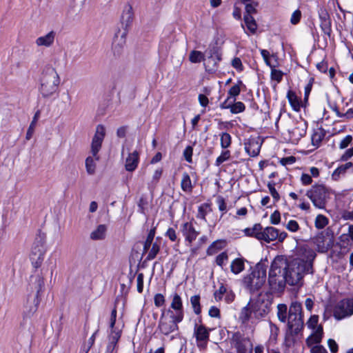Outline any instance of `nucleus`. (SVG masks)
Segmentation results:
<instances>
[{
	"label": "nucleus",
	"instance_id": "nucleus-1",
	"mask_svg": "<svg viewBox=\"0 0 353 353\" xmlns=\"http://www.w3.org/2000/svg\"><path fill=\"white\" fill-rule=\"evenodd\" d=\"M315 252L310 248H304L298 258L288 261L284 257L285 266L282 270L285 281L290 285H299L305 274L313 273V261Z\"/></svg>",
	"mask_w": 353,
	"mask_h": 353
},
{
	"label": "nucleus",
	"instance_id": "nucleus-2",
	"mask_svg": "<svg viewBox=\"0 0 353 353\" xmlns=\"http://www.w3.org/2000/svg\"><path fill=\"white\" fill-rule=\"evenodd\" d=\"M270 305V300L265 295L260 294L242 308L239 319L244 324H257L269 313Z\"/></svg>",
	"mask_w": 353,
	"mask_h": 353
},
{
	"label": "nucleus",
	"instance_id": "nucleus-3",
	"mask_svg": "<svg viewBox=\"0 0 353 353\" xmlns=\"http://www.w3.org/2000/svg\"><path fill=\"white\" fill-rule=\"evenodd\" d=\"M284 257L277 256L272 262L269 271L268 283L272 292H281L285 286V279L282 270L285 266Z\"/></svg>",
	"mask_w": 353,
	"mask_h": 353
},
{
	"label": "nucleus",
	"instance_id": "nucleus-4",
	"mask_svg": "<svg viewBox=\"0 0 353 353\" xmlns=\"http://www.w3.org/2000/svg\"><path fill=\"white\" fill-rule=\"evenodd\" d=\"M221 60V54L216 50H210L206 57L205 54L199 50H192L189 54V61L192 63H199L203 62L205 70L208 73L214 72Z\"/></svg>",
	"mask_w": 353,
	"mask_h": 353
},
{
	"label": "nucleus",
	"instance_id": "nucleus-5",
	"mask_svg": "<svg viewBox=\"0 0 353 353\" xmlns=\"http://www.w3.org/2000/svg\"><path fill=\"white\" fill-rule=\"evenodd\" d=\"M60 77L54 68H48L42 73L39 91L43 97L53 95L58 90Z\"/></svg>",
	"mask_w": 353,
	"mask_h": 353
},
{
	"label": "nucleus",
	"instance_id": "nucleus-6",
	"mask_svg": "<svg viewBox=\"0 0 353 353\" xmlns=\"http://www.w3.org/2000/svg\"><path fill=\"white\" fill-rule=\"evenodd\" d=\"M266 266L258 263L252 272L243 279V283L251 292L259 290L266 281Z\"/></svg>",
	"mask_w": 353,
	"mask_h": 353
},
{
	"label": "nucleus",
	"instance_id": "nucleus-7",
	"mask_svg": "<svg viewBox=\"0 0 353 353\" xmlns=\"http://www.w3.org/2000/svg\"><path fill=\"white\" fill-rule=\"evenodd\" d=\"M330 195L331 190L323 185H314L306 192V196L311 200L313 205L319 209L325 208Z\"/></svg>",
	"mask_w": 353,
	"mask_h": 353
},
{
	"label": "nucleus",
	"instance_id": "nucleus-8",
	"mask_svg": "<svg viewBox=\"0 0 353 353\" xmlns=\"http://www.w3.org/2000/svg\"><path fill=\"white\" fill-rule=\"evenodd\" d=\"M301 309V305L297 302L292 303L290 307L288 324L291 333L298 334L303 328Z\"/></svg>",
	"mask_w": 353,
	"mask_h": 353
},
{
	"label": "nucleus",
	"instance_id": "nucleus-9",
	"mask_svg": "<svg viewBox=\"0 0 353 353\" xmlns=\"http://www.w3.org/2000/svg\"><path fill=\"white\" fill-rule=\"evenodd\" d=\"M307 128V122L301 118L291 119L288 128L290 141L292 143H296L306 134Z\"/></svg>",
	"mask_w": 353,
	"mask_h": 353
},
{
	"label": "nucleus",
	"instance_id": "nucleus-10",
	"mask_svg": "<svg viewBox=\"0 0 353 353\" xmlns=\"http://www.w3.org/2000/svg\"><path fill=\"white\" fill-rule=\"evenodd\" d=\"M180 322L176 321L174 316L167 314V312L163 311L159 321L158 330L162 334L168 336L178 330V323Z\"/></svg>",
	"mask_w": 353,
	"mask_h": 353
},
{
	"label": "nucleus",
	"instance_id": "nucleus-11",
	"mask_svg": "<svg viewBox=\"0 0 353 353\" xmlns=\"http://www.w3.org/2000/svg\"><path fill=\"white\" fill-rule=\"evenodd\" d=\"M288 234L285 232H279V230L274 227H266L261 232H256L255 237L261 241L267 243L275 241H283L287 237Z\"/></svg>",
	"mask_w": 353,
	"mask_h": 353
},
{
	"label": "nucleus",
	"instance_id": "nucleus-12",
	"mask_svg": "<svg viewBox=\"0 0 353 353\" xmlns=\"http://www.w3.org/2000/svg\"><path fill=\"white\" fill-rule=\"evenodd\" d=\"M117 314V309L116 307H114L111 312V315L110 318V327L111 329V332L109 335L110 342L107 347V351L110 353L113 352L121 336V330L115 327Z\"/></svg>",
	"mask_w": 353,
	"mask_h": 353
},
{
	"label": "nucleus",
	"instance_id": "nucleus-13",
	"mask_svg": "<svg viewBox=\"0 0 353 353\" xmlns=\"http://www.w3.org/2000/svg\"><path fill=\"white\" fill-rule=\"evenodd\" d=\"M170 309L165 311L167 314L174 316L176 321H182L184 316L183 301L181 296L177 293L171 295Z\"/></svg>",
	"mask_w": 353,
	"mask_h": 353
},
{
	"label": "nucleus",
	"instance_id": "nucleus-14",
	"mask_svg": "<svg viewBox=\"0 0 353 353\" xmlns=\"http://www.w3.org/2000/svg\"><path fill=\"white\" fill-rule=\"evenodd\" d=\"M353 314V299H343L339 301L334 309V316L341 320Z\"/></svg>",
	"mask_w": 353,
	"mask_h": 353
},
{
	"label": "nucleus",
	"instance_id": "nucleus-15",
	"mask_svg": "<svg viewBox=\"0 0 353 353\" xmlns=\"http://www.w3.org/2000/svg\"><path fill=\"white\" fill-rule=\"evenodd\" d=\"M105 135V128L102 125H98L96 128L95 134L92 138L91 143V153L94 157L98 155L100 151Z\"/></svg>",
	"mask_w": 353,
	"mask_h": 353
},
{
	"label": "nucleus",
	"instance_id": "nucleus-16",
	"mask_svg": "<svg viewBox=\"0 0 353 353\" xmlns=\"http://www.w3.org/2000/svg\"><path fill=\"white\" fill-rule=\"evenodd\" d=\"M194 336L199 346H205L209 340L210 330L201 323H195L194 327Z\"/></svg>",
	"mask_w": 353,
	"mask_h": 353
},
{
	"label": "nucleus",
	"instance_id": "nucleus-17",
	"mask_svg": "<svg viewBox=\"0 0 353 353\" xmlns=\"http://www.w3.org/2000/svg\"><path fill=\"white\" fill-rule=\"evenodd\" d=\"M236 99L228 97L220 105L221 109H230L232 114L243 112L245 106L241 101L235 102Z\"/></svg>",
	"mask_w": 353,
	"mask_h": 353
},
{
	"label": "nucleus",
	"instance_id": "nucleus-18",
	"mask_svg": "<svg viewBox=\"0 0 353 353\" xmlns=\"http://www.w3.org/2000/svg\"><path fill=\"white\" fill-rule=\"evenodd\" d=\"M134 17V12L132 6L130 3H126L122 9L121 14V22L125 28L129 27L132 23Z\"/></svg>",
	"mask_w": 353,
	"mask_h": 353
},
{
	"label": "nucleus",
	"instance_id": "nucleus-19",
	"mask_svg": "<svg viewBox=\"0 0 353 353\" xmlns=\"http://www.w3.org/2000/svg\"><path fill=\"white\" fill-rule=\"evenodd\" d=\"M139 163V152L137 150L128 152L125 159V168L128 172L134 171Z\"/></svg>",
	"mask_w": 353,
	"mask_h": 353
},
{
	"label": "nucleus",
	"instance_id": "nucleus-20",
	"mask_svg": "<svg viewBox=\"0 0 353 353\" xmlns=\"http://www.w3.org/2000/svg\"><path fill=\"white\" fill-rule=\"evenodd\" d=\"M261 143L256 138H250L245 143V150L251 157H256L260 152Z\"/></svg>",
	"mask_w": 353,
	"mask_h": 353
},
{
	"label": "nucleus",
	"instance_id": "nucleus-21",
	"mask_svg": "<svg viewBox=\"0 0 353 353\" xmlns=\"http://www.w3.org/2000/svg\"><path fill=\"white\" fill-rule=\"evenodd\" d=\"M39 304L38 294L33 299L28 298L23 306V314L26 317H30L37 310Z\"/></svg>",
	"mask_w": 353,
	"mask_h": 353
},
{
	"label": "nucleus",
	"instance_id": "nucleus-22",
	"mask_svg": "<svg viewBox=\"0 0 353 353\" xmlns=\"http://www.w3.org/2000/svg\"><path fill=\"white\" fill-rule=\"evenodd\" d=\"M181 232L185 240L188 241L190 244L196 239L199 234L192 224L189 222H186L181 225Z\"/></svg>",
	"mask_w": 353,
	"mask_h": 353
},
{
	"label": "nucleus",
	"instance_id": "nucleus-23",
	"mask_svg": "<svg viewBox=\"0 0 353 353\" xmlns=\"http://www.w3.org/2000/svg\"><path fill=\"white\" fill-rule=\"evenodd\" d=\"M323 334V327L322 326H319L316 327V330L313 331L312 334L307 338L306 344L307 347L310 348V350H312V347L320 345L319 343L321 341Z\"/></svg>",
	"mask_w": 353,
	"mask_h": 353
},
{
	"label": "nucleus",
	"instance_id": "nucleus-24",
	"mask_svg": "<svg viewBox=\"0 0 353 353\" xmlns=\"http://www.w3.org/2000/svg\"><path fill=\"white\" fill-rule=\"evenodd\" d=\"M287 98L292 108L294 111L299 112L301 108L305 106L306 103H305V101L303 102L296 93L291 90H288Z\"/></svg>",
	"mask_w": 353,
	"mask_h": 353
},
{
	"label": "nucleus",
	"instance_id": "nucleus-25",
	"mask_svg": "<svg viewBox=\"0 0 353 353\" xmlns=\"http://www.w3.org/2000/svg\"><path fill=\"white\" fill-rule=\"evenodd\" d=\"M319 16L321 19V27L325 34H330L331 31V21L327 10L321 8L319 11Z\"/></svg>",
	"mask_w": 353,
	"mask_h": 353
},
{
	"label": "nucleus",
	"instance_id": "nucleus-26",
	"mask_svg": "<svg viewBox=\"0 0 353 353\" xmlns=\"http://www.w3.org/2000/svg\"><path fill=\"white\" fill-rule=\"evenodd\" d=\"M55 32L50 31L48 34L38 37L35 43L39 47H50L54 42Z\"/></svg>",
	"mask_w": 353,
	"mask_h": 353
},
{
	"label": "nucleus",
	"instance_id": "nucleus-27",
	"mask_svg": "<svg viewBox=\"0 0 353 353\" xmlns=\"http://www.w3.org/2000/svg\"><path fill=\"white\" fill-rule=\"evenodd\" d=\"M353 168V163L352 162H347L339 166L334 170L331 175L332 180L334 181H339L342 176H345L348 170Z\"/></svg>",
	"mask_w": 353,
	"mask_h": 353
},
{
	"label": "nucleus",
	"instance_id": "nucleus-28",
	"mask_svg": "<svg viewBox=\"0 0 353 353\" xmlns=\"http://www.w3.org/2000/svg\"><path fill=\"white\" fill-rule=\"evenodd\" d=\"M107 229L106 225H99L96 229L90 233V239L94 241L104 239L106 236Z\"/></svg>",
	"mask_w": 353,
	"mask_h": 353
},
{
	"label": "nucleus",
	"instance_id": "nucleus-29",
	"mask_svg": "<svg viewBox=\"0 0 353 353\" xmlns=\"http://www.w3.org/2000/svg\"><path fill=\"white\" fill-rule=\"evenodd\" d=\"M245 268V260L242 258L234 259L230 264V270L234 274L241 273Z\"/></svg>",
	"mask_w": 353,
	"mask_h": 353
},
{
	"label": "nucleus",
	"instance_id": "nucleus-30",
	"mask_svg": "<svg viewBox=\"0 0 353 353\" xmlns=\"http://www.w3.org/2000/svg\"><path fill=\"white\" fill-rule=\"evenodd\" d=\"M244 22L249 32L245 31L247 34H254L257 30V24L252 16L245 14Z\"/></svg>",
	"mask_w": 353,
	"mask_h": 353
},
{
	"label": "nucleus",
	"instance_id": "nucleus-31",
	"mask_svg": "<svg viewBox=\"0 0 353 353\" xmlns=\"http://www.w3.org/2000/svg\"><path fill=\"white\" fill-rule=\"evenodd\" d=\"M181 188L183 191L185 192H191L193 188V185L192 183L191 179L189 174L186 172H184L182 175V179L181 181Z\"/></svg>",
	"mask_w": 353,
	"mask_h": 353
},
{
	"label": "nucleus",
	"instance_id": "nucleus-32",
	"mask_svg": "<svg viewBox=\"0 0 353 353\" xmlns=\"http://www.w3.org/2000/svg\"><path fill=\"white\" fill-rule=\"evenodd\" d=\"M99 157L97 154L96 157L93 155L92 157H87L85 160V167L87 172L89 174H93L96 170V162L99 160Z\"/></svg>",
	"mask_w": 353,
	"mask_h": 353
},
{
	"label": "nucleus",
	"instance_id": "nucleus-33",
	"mask_svg": "<svg viewBox=\"0 0 353 353\" xmlns=\"http://www.w3.org/2000/svg\"><path fill=\"white\" fill-rule=\"evenodd\" d=\"M225 245V241L219 240L213 242L208 248V255H213L216 253L219 250H222Z\"/></svg>",
	"mask_w": 353,
	"mask_h": 353
},
{
	"label": "nucleus",
	"instance_id": "nucleus-34",
	"mask_svg": "<svg viewBox=\"0 0 353 353\" xmlns=\"http://www.w3.org/2000/svg\"><path fill=\"white\" fill-rule=\"evenodd\" d=\"M40 111L39 110H37L36 112V113L34 114V117H33V119L27 130V132H26V139L27 140H30L33 134H34V128L36 126V123L39 119V118L40 117Z\"/></svg>",
	"mask_w": 353,
	"mask_h": 353
},
{
	"label": "nucleus",
	"instance_id": "nucleus-35",
	"mask_svg": "<svg viewBox=\"0 0 353 353\" xmlns=\"http://www.w3.org/2000/svg\"><path fill=\"white\" fill-rule=\"evenodd\" d=\"M249 346H250V342L245 339L236 342L235 345L237 353H250Z\"/></svg>",
	"mask_w": 353,
	"mask_h": 353
},
{
	"label": "nucleus",
	"instance_id": "nucleus-36",
	"mask_svg": "<svg viewBox=\"0 0 353 353\" xmlns=\"http://www.w3.org/2000/svg\"><path fill=\"white\" fill-rule=\"evenodd\" d=\"M243 83L241 80H239L237 83L232 86L230 89L228 90V95L231 99L232 98L235 99L236 96H238L241 90V87L243 86Z\"/></svg>",
	"mask_w": 353,
	"mask_h": 353
},
{
	"label": "nucleus",
	"instance_id": "nucleus-37",
	"mask_svg": "<svg viewBox=\"0 0 353 353\" xmlns=\"http://www.w3.org/2000/svg\"><path fill=\"white\" fill-rule=\"evenodd\" d=\"M232 143V137L227 132H222L220 134V145L221 148L227 149Z\"/></svg>",
	"mask_w": 353,
	"mask_h": 353
},
{
	"label": "nucleus",
	"instance_id": "nucleus-38",
	"mask_svg": "<svg viewBox=\"0 0 353 353\" xmlns=\"http://www.w3.org/2000/svg\"><path fill=\"white\" fill-rule=\"evenodd\" d=\"M230 151L224 149V150L221 152V154L216 158L215 161V165H221L223 162L228 161L230 158Z\"/></svg>",
	"mask_w": 353,
	"mask_h": 353
},
{
	"label": "nucleus",
	"instance_id": "nucleus-39",
	"mask_svg": "<svg viewBox=\"0 0 353 353\" xmlns=\"http://www.w3.org/2000/svg\"><path fill=\"white\" fill-rule=\"evenodd\" d=\"M215 262L217 265L223 268V266L226 265V264L228 262V253L226 252H223L221 254H218L215 259Z\"/></svg>",
	"mask_w": 353,
	"mask_h": 353
},
{
	"label": "nucleus",
	"instance_id": "nucleus-40",
	"mask_svg": "<svg viewBox=\"0 0 353 353\" xmlns=\"http://www.w3.org/2000/svg\"><path fill=\"white\" fill-rule=\"evenodd\" d=\"M271 68V73H270V77L271 79L276 82V83H280L282 79L284 73L280 70H277L275 68Z\"/></svg>",
	"mask_w": 353,
	"mask_h": 353
},
{
	"label": "nucleus",
	"instance_id": "nucleus-41",
	"mask_svg": "<svg viewBox=\"0 0 353 353\" xmlns=\"http://www.w3.org/2000/svg\"><path fill=\"white\" fill-rule=\"evenodd\" d=\"M287 305L285 304H279L277 306V316L279 319L285 323L287 320Z\"/></svg>",
	"mask_w": 353,
	"mask_h": 353
},
{
	"label": "nucleus",
	"instance_id": "nucleus-42",
	"mask_svg": "<svg viewBox=\"0 0 353 353\" xmlns=\"http://www.w3.org/2000/svg\"><path fill=\"white\" fill-rule=\"evenodd\" d=\"M190 303L194 310V312L196 314H199L201 311L200 305V296L199 295H194L191 296Z\"/></svg>",
	"mask_w": 353,
	"mask_h": 353
},
{
	"label": "nucleus",
	"instance_id": "nucleus-43",
	"mask_svg": "<svg viewBox=\"0 0 353 353\" xmlns=\"http://www.w3.org/2000/svg\"><path fill=\"white\" fill-rule=\"evenodd\" d=\"M261 54L267 65L270 68L276 67V65L272 62V59L274 58V55H270V52L267 50H261Z\"/></svg>",
	"mask_w": 353,
	"mask_h": 353
},
{
	"label": "nucleus",
	"instance_id": "nucleus-44",
	"mask_svg": "<svg viewBox=\"0 0 353 353\" xmlns=\"http://www.w3.org/2000/svg\"><path fill=\"white\" fill-rule=\"evenodd\" d=\"M328 224V219L322 214H319L315 219V226L318 229H323Z\"/></svg>",
	"mask_w": 353,
	"mask_h": 353
},
{
	"label": "nucleus",
	"instance_id": "nucleus-45",
	"mask_svg": "<svg viewBox=\"0 0 353 353\" xmlns=\"http://www.w3.org/2000/svg\"><path fill=\"white\" fill-rule=\"evenodd\" d=\"M154 235H155V229L154 228L151 229L148 234L147 239H146L144 245H143L144 252H148V250H149V248L152 244V242L153 241V239L154 237Z\"/></svg>",
	"mask_w": 353,
	"mask_h": 353
},
{
	"label": "nucleus",
	"instance_id": "nucleus-46",
	"mask_svg": "<svg viewBox=\"0 0 353 353\" xmlns=\"http://www.w3.org/2000/svg\"><path fill=\"white\" fill-rule=\"evenodd\" d=\"M227 289L225 286L221 285L219 288L214 292V296L216 301H220L223 299L225 292H227Z\"/></svg>",
	"mask_w": 353,
	"mask_h": 353
},
{
	"label": "nucleus",
	"instance_id": "nucleus-47",
	"mask_svg": "<svg viewBox=\"0 0 353 353\" xmlns=\"http://www.w3.org/2000/svg\"><path fill=\"white\" fill-rule=\"evenodd\" d=\"M324 134L321 132H315L312 136V143L313 145L318 147L322 141Z\"/></svg>",
	"mask_w": 353,
	"mask_h": 353
},
{
	"label": "nucleus",
	"instance_id": "nucleus-48",
	"mask_svg": "<svg viewBox=\"0 0 353 353\" xmlns=\"http://www.w3.org/2000/svg\"><path fill=\"white\" fill-rule=\"evenodd\" d=\"M319 318L318 316L313 315L312 316L307 322V325L308 328L311 329L312 331L316 330V327H319L318 325Z\"/></svg>",
	"mask_w": 353,
	"mask_h": 353
},
{
	"label": "nucleus",
	"instance_id": "nucleus-49",
	"mask_svg": "<svg viewBox=\"0 0 353 353\" xmlns=\"http://www.w3.org/2000/svg\"><path fill=\"white\" fill-rule=\"evenodd\" d=\"M159 245L157 243H153L151 249L148 252L147 259L148 260L154 259L156 257L158 252H159Z\"/></svg>",
	"mask_w": 353,
	"mask_h": 353
},
{
	"label": "nucleus",
	"instance_id": "nucleus-50",
	"mask_svg": "<svg viewBox=\"0 0 353 353\" xmlns=\"http://www.w3.org/2000/svg\"><path fill=\"white\" fill-rule=\"evenodd\" d=\"M231 65L238 72H242L243 70L242 61L239 57H234L231 61Z\"/></svg>",
	"mask_w": 353,
	"mask_h": 353
},
{
	"label": "nucleus",
	"instance_id": "nucleus-51",
	"mask_svg": "<svg viewBox=\"0 0 353 353\" xmlns=\"http://www.w3.org/2000/svg\"><path fill=\"white\" fill-rule=\"evenodd\" d=\"M165 296L162 294H157L154 298V303L155 306L159 307L165 304Z\"/></svg>",
	"mask_w": 353,
	"mask_h": 353
},
{
	"label": "nucleus",
	"instance_id": "nucleus-52",
	"mask_svg": "<svg viewBox=\"0 0 353 353\" xmlns=\"http://www.w3.org/2000/svg\"><path fill=\"white\" fill-rule=\"evenodd\" d=\"M193 154V148L192 146H187L183 151V157L188 162L191 163L192 161V157Z\"/></svg>",
	"mask_w": 353,
	"mask_h": 353
},
{
	"label": "nucleus",
	"instance_id": "nucleus-53",
	"mask_svg": "<svg viewBox=\"0 0 353 353\" xmlns=\"http://www.w3.org/2000/svg\"><path fill=\"white\" fill-rule=\"evenodd\" d=\"M301 18V12L299 10H296L291 15L290 23L293 25L297 24Z\"/></svg>",
	"mask_w": 353,
	"mask_h": 353
},
{
	"label": "nucleus",
	"instance_id": "nucleus-54",
	"mask_svg": "<svg viewBox=\"0 0 353 353\" xmlns=\"http://www.w3.org/2000/svg\"><path fill=\"white\" fill-rule=\"evenodd\" d=\"M286 228L292 232H297L299 229V225L296 221L295 220H290L286 225Z\"/></svg>",
	"mask_w": 353,
	"mask_h": 353
},
{
	"label": "nucleus",
	"instance_id": "nucleus-55",
	"mask_svg": "<svg viewBox=\"0 0 353 353\" xmlns=\"http://www.w3.org/2000/svg\"><path fill=\"white\" fill-rule=\"evenodd\" d=\"M270 223L274 225H278L281 221V214L278 210H275L270 217Z\"/></svg>",
	"mask_w": 353,
	"mask_h": 353
},
{
	"label": "nucleus",
	"instance_id": "nucleus-56",
	"mask_svg": "<svg viewBox=\"0 0 353 353\" xmlns=\"http://www.w3.org/2000/svg\"><path fill=\"white\" fill-rule=\"evenodd\" d=\"M268 187L270 193L272 195V196L273 197L274 201L277 202L280 199V196H279V194L278 193V192L276 191V190L275 189L274 185L273 184L268 183Z\"/></svg>",
	"mask_w": 353,
	"mask_h": 353
},
{
	"label": "nucleus",
	"instance_id": "nucleus-57",
	"mask_svg": "<svg viewBox=\"0 0 353 353\" xmlns=\"http://www.w3.org/2000/svg\"><path fill=\"white\" fill-rule=\"evenodd\" d=\"M352 141V137L351 135H347L339 143V148L341 149L346 148L350 144Z\"/></svg>",
	"mask_w": 353,
	"mask_h": 353
},
{
	"label": "nucleus",
	"instance_id": "nucleus-58",
	"mask_svg": "<svg viewBox=\"0 0 353 353\" xmlns=\"http://www.w3.org/2000/svg\"><path fill=\"white\" fill-rule=\"evenodd\" d=\"M162 173H163L162 168H158L154 170V172L152 174V182L154 184H157L159 182V179H161V176H162Z\"/></svg>",
	"mask_w": 353,
	"mask_h": 353
},
{
	"label": "nucleus",
	"instance_id": "nucleus-59",
	"mask_svg": "<svg viewBox=\"0 0 353 353\" xmlns=\"http://www.w3.org/2000/svg\"><path fill=\"white\" fill-rule=\"evenodd\" d=\"M301 181L303 185H310L312 182V179L311 175H310L309 174H306V173L302 174V175L301 176Z\"/></svg>",
	"mask_w": 353,
	"mask_h": 353
},
{
	"label": "nucleus",
	"instance_id": "nucleus-60",
	"mask_svg": "<svg viewBox=\"0 0 353 353\" xmlns=\"http://www.w3.org/2000/svg\"><path fill=\"white\" fill-rule=\"evenodd\" d=\"M235 299L234 293L229 289H227V292H225L224 296V300L227 303H230L234 301Z\"/></svg>",
	"mask_w": 353,
	"mask_h": 353
},
{
	"label": "nucleus",
	"instance_id": "nucleus-61",
	"mask_svg": "<svg viewBox=\"0 0 353 353\" xmlns=\"http://www.w3.org/2000/svg\"><path fill=\"white\" fill-rule=\"evenodd\" d=\"M208 314H209L210 316L213 317V318L219 319L221 317L220 310L218 307H216L215 306L210 307V308L209 309V311H208Z\"/></svg>",
	"mask_w": 353,
	"mask_h": 353
},
{
	"label": "nucleus",
	"instance_id": "nucleus-62",
	"mask_svg": "<svg viewBox=\"0 0 353 353\" xmlns=\"http://www.w3.org/2000/svg\"><path fill=\"white\" fill-rule=\"evenodd\" d=\"M245 4V12L246 14L251 15V14L256 12V7L257 6V3H248Z\"/></svg>",
	"mask_w": 353,
	"mask_h": 353
},
{
	"label": "nucleus",
	"instance_id": "nucleus-63",
	"mask_svg": "<svg viewBox=\"0 0 353 353\" xmlns=\"http://www.w3.org/2000/svg\"><path fill=\"white\" fill-rule=\"evenodd\" d=\"M327 345L332 353H336L338 352V344L334 339H330L327 341Z\"/></svg>",
	"mask_w": 353,
	"mask_h": 353
},
{
	"label": "nucleus",
	"instance_id": "nucleus-64",
	"mask_svg": "<svg viewBox=\"0 0 353 353\" xmlns=\"http://www.w3.org/2000/svg\"><path fill=\"white\" fill-rule=\"evenodd\" d=\"M311 353H327V350L323 345H316L315 347H312V350H310Z\"/></svg>",
	"mask_w": 353,
	"mask_h": 353
}]
</instances>
